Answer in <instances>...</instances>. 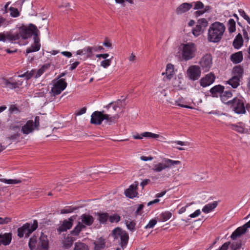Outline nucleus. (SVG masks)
<instances>
[{"instance_id": "obj_1", "label": "nucleus", "mask_w": 250, "mask_h": 250, "mask_svg": "<svg viewBox=\"0 0 250 250\" xmlns=\"http://www.w3.org/2000/svg\"><path fill=\"white\" fill-rule=\"evenodd\" d=\"M226 30L225 25L219 21L212 23L208 32V41L210 42L218 43L222 40Z\"/></svg>"}, {"instance_id": "obj_2", "label": "nucleus", "mask_w": 250, "mask_h": 250, "mask_svg": "<svg viewBox=\"0 0 250 250\" xmlns=\"http://www.w3.org/2000/svg\"><path fill=\"white\" fill-rule=\"evenodd\" d=\"M122 101L121 100H118L115 102H111L105 106L107 110L108 115L109 119L111 118V124L112 123H115V121L119 118V115L118 114L119 111L121 109L122 106Z\"/></svg>"}, {"instance_id": "obj_3", "label": "nucleus", "mask_w": 250, "mask_h": 250, "mask_svg": "<svg viewBox=\"0 0 250 250\" xmlns=\"http://www.w3.org/2000/svg\"><path fill=\"white\" fill-rule=\"evenodd\" d=\"M112 236L114 239L120 238L119 245L123 250L126 247L128 242L129 235L126 231L117 227L112 230Z\"/></svg>"}, {"instance_id": "obj_4", "label": "nucleus", "mask_w": 250, "mask_h": 250, "mask_svg": "<svg viewBox=\"0 0 250 250\" xmlns=\"http://www.w3.org/2000/svg\"><path fill=\"white\" fill-rule=\"evenodd\" d=\"M182 57L184 60L188 61L195 57L197 49L194 43L188 42L182 44Z\"/></svg>"}, {"instance_id": "obj_5", "label": "nucleus", "mask_w": 250, "mask_h": 250, "mask_svg": "<svg viewBox=\"0 0 250 250\" xmlns=\"http://www.w3.org/2000/svg\"><path fill=\"white\" fill-rule=\"evenodd\" d=\"M37 227L38 221L36 220H34L33 223H26L18 229V236L21 238L25 235V237H27L37 229Z\"/></svg>"}, {"instance_id": "obj_6", "label": "nucleus", "mask_w": 250, "mask_h": 250, "mask_svg": "<svg viewBox=\"0 0 250 250\" xmlns=\"http://www.w3.org/2000/svg\"><path fill=\"white\" fill-rule=\"evenodd\" d=\"M229 106L235 113L241 114L246 113L244 100L242 97H235L231 100Z\"/></svg>"}, {"instance_id": "obj_7", "label": "nucleus", "mask_w": 250, "mask_h": 250, "mask_svg": "<svg viewBox=\"0 0 250 250\" xmlns=\"http://www.w3.org/2000/svg\"><path fill=\"white\" fill-rule=\"evenodd\" d=\"M104 111H96L94 112L91 116L90 123L91 124L100 125L104 120H105V123L108 125H111V118L109 119L108 115L104 114Z\"/></svg>"}, {"instance_id": "obj_8", "label": "nucleus", "mask_w": 250, "mask_h": 250, "mask_svg": "<svg viewBox=\"0 0 250 250\" xmlns=\"http://www.w3.org/2000/svg\"><path fill=\"white\" fill-rule=\"evenodd\" d=\"M40 126V117L36 116L34 121L28 120L22 126L21 131L24 135H28L32 133L35 129L38 130Z\"/></svg>"}, {"instance_id": "obj_9", "label": "nucleus", "mask_w": 250, "mask_h": 250, "mask_svg": "<svg viewBox=\"0 0 250 250\" xmlns=\"http://www.w3.org/2000/svg\"><path fill=\"white\" fill-rule=\"evenodd\" d=\"M19 31L20 37L23 39H28L31 35H34V37L39 36L40 33L37 27L33 24H30L28 27H21Z\"/></svg>"}, {"instance_id": "obj_10", "label": "nucleus", "mask_w": 250, "mask_h": 250, "mask_svg": "<svg viewBox=\"0 0 250 250\" xmlns=\"http://www.w3.org/2000/svg\"><path fill=\"white\" fill-rule=\"evenodd\" d=\"M181 162L180 161H175L169 159H165L163 163H159L155 165L152 170L156 172H161L166 168H171L175 165H180Z\"/></svg>"}, {"instance_id": "obj_11", "label": "nucleus", "mask_w": 250, "mask_h": 250, "mask_svg": "<svg viewBox=\"0 0 250 250\" xmlns=\"http://www.w3.org/2000/svg\"><path fill=\"white\" fill-rule=\"evenodd\" d=\"M199 64L205 72H207L210 69L212 64V58L210 54H206L201 59Z\"/></svg>"}, {"instance_id": "obj_12", "label": "nucleus", "mask_w": 250, "mask_h": 250, "mask_svg": "<svg viewBox=\"0 0 250 250\" xmlns=\"http://www.w3.org/2000/svg\"><path fill=\"white\" fill-rule=\"evenodd\" d=\"M52 87L50 92L51 95L55 96L60 94L62 91V79L59 78L55 79L52 81Z\"/></svg>"}, {"instance_id": "obj_13", "label": "nucleus", "mask_w": 250, "mask_h": 250, "mask_svg": "<svg viewBox=\"0 0 250 250\" xmlns=\"http://www.w3.org/2000/svg\"><path fill=\"white\" fill-rule=\"evenodd\" d=\"M200 66L198 65H191L187 70V75L190 80L195 81L198 80L201 76Z\"/></svg>"}, {"instance_id": "obj_14", "label": "nucleus", "mask_w": 250, "mask_h": 250, "mask_svg": "<svg viewBox=\"0 0 250 250\" xmlns=\"http://www.w3.org/2000/svg\"><path fill=\"white\" fill-rule=\"evenodd\" d=\"M76 55L80 56V59L85 61L88 59H92L93 55L89 48V46H86L83 49L77 50L76 52Z\"/></svg>"}, {"instance_id": "obj_15", "label": "nucleus", "mask_w": 250, "mask_h": 250, "mask_svg": "<svg viewBox=\"0 0 250 250\" xmlns=\"http://www.w3.org/2000/svg\"><path fill=\"white\" fill-rule=\"evenodd\" d=\"M48 243L47 235L42 233L38 242L36 250H48Z\"/></svg>"}, {"instance_id": "obj_16", "label": "nucleus", "mask_w": 250, "mask_h": 250, "mask_svg": "<svg viewBox=\"0 0 250 250\" xmlns=\"http://www.w3.org/2000/svg\"><path fill=\"white\" fill-rule=\"evenodd\" d=\"M215 79L214 75L212 73H210L200 80V84L203 87L209 86L214 82Z\"/></svg>"}, {"instance_id": "obj_17", "label": "nucleus", "mask_w": 250, "mask_h": 250, "mask_svg": "<svg viewBox=\"0 0 250 250\" xmlns=\"http://www.w3.org/2000/svg\"><path fill=\"white\" fill-rule=\"evenodd\" d=\"M34 43L32 44L29 47L27 48L26 50V53L27 54L37 52L39 51L41 47V44L40 43V39L38 36H35L34 38Z\"/></svg>"}, {"instance_id": "obj_18", "label": "nucleus", "mask_w": 250, "mask_h": 250, "mask_svg": "<svg viewBox=\"0 0 250 250\" xmlns=\"http://www.w3.org/2000/svg\"><path fill=\"white\" fill-rule=\"evenodd\" d=\"M138 183L135 185L133 184L125 191V194L126 197L129 198H133L138 194L137 192V187Z\"/></svg>"}, {"instance_id": "obj_19", "label": "nucleus", "mask_w": 250, "mask_h": 250, "mask_svg": "<svg viewBox=\"0 0 250 250\" xmlns=\"http://www.w3.org/2000/svg\"><path fill=\"white\" fill-rule=\"evenodd\" d=\"M192 7V3L185 2L180 5L176 9L177 15H181L188 11Z\"/></svg>"}, {"instance_id": "obj_20", "label": "nucleus", "mask_w": 250, "mask_h": 250, "mask_svg": "<svg viewBox=\"0 0 250 250\" xmlns=\"http://www.w3.org/2000/svg\"><path fill=\"white\" fill-rule=\"evenodd\" d=\"M11 240L12 234L11 233L0 234V246L1 245H8L11 243Z\"/></svg>"}, {"instance_id": "obj_21", "label": "nucleus", "mask_w": 250, "mask_h": 250, "mask_svg": "<svg viewBox=\"0 0 250 250\" xmlns=\"http://www.w3.org/2000/svg\"><path fill=\"white\" fill-rule=\"evenodd\" d=\"M232 96V94L230 91H223L220 96L221 101L228 105L231 102V100H229V99L231 98Z\"/></svg>"}, {"instance_id": "obj_22", "label": "nucleus", "mask_w": 250, "mask_h": 250, "mask_svg": "<svg viewBox=\"0 0 250 250\" xmlns=\"http://www.w3.org/2000/svg\"><path fill=\"white\" fill-rule=\"evenodd\" d=\"M224 90V86L221 85H217L213 86L210 89V92L214 97H217L218 95L221 94Z\"/></svg>"}, {"instance_id": "obj_23", "label": "nucleus", "mask_w": 250, "mask_h": 250, "mask_svg": "<svg viewBox=\"0 0 250 250\" xmlns=\"http://www.w3.org/2000/svg\"><path fill=\"white\" fill-rule=\"evenodd\" d=\"M0 85L4 87H8L11 89L15 88L17 87V84L15 83H11L8 80L4 78H0Z\"/></svg>"}, {"instance_id": "obj_24", "label": "nucleus", "mask_w": 250, "mask_h": 250, "mask_svg": "<svg viewBox=\"0 0 250 250\" xmlns=\"http://www.w3.org/2000/svg\"><path fill=\"white\" fill-rule=\"evenodd\" d=\"M243 68L241 65H237L233 68L232 71V76H236L238 78L241 79L243 78Z\"/></svg>"}, {"instance_id": "obj_25", "label": "nucleus", "mask_w": 250, "mask_h": 250, "mask_svg": "<svg viewBox=\"0 0 250 250\" xmlns=\"http://www.w3.org/2000/svg\"><path fill=\"white\" fill-rule=\"evenodd\" d=\"M246 232L245 229L242 226L238 227L233 231L230 236L232 240H235L238 237H240L242 235L245 234Z\"/></svg>"}, {"instance_id": "obj_26", "label": "nucleus", "mask_w": 250, "mask_h": 250, "mask_svg": "<svg viewBox=\"0 0 250 250\" xmlns=\"http://www.w3.org/2000/svg\"><path fill=\"white\" fill-rule=\"evenodd\" d=\"M81 220L82 224L87 226L91 225L94 222L93 216L86 214H83L81 216Z\"/></svg>"}, {"instance_id": "obj_27", "label": "nucleus", "mask_w": 250, "mask_h": 250, "mask_svg": "<svg viewBox=\"0 0 250 250\" xmlns=\"http://www.w3.org/2000/svg\"><path fill=\"white\" fill-rule=\"evenodd\" d=\"M229 126L230 128L240 133H246L248 130L245 128L244 126L241 125V123H239L238 124H230Z\"/></svg>"}, {"instance_id": "obj_28", "label": "nucleus", "mask_w": 250, "mask_h": 250, "mask_svg": "<svg viewBox=\"0 0 250 250\" xmlns=\"http://www.w3.org/2000/svg\"><path fill=\"white\" fill-rule=\"evenodd\" d=\"M243 54L241 51L232 54L230 56V60L234 63H238L243 60Z\"/></svg>"}, {"instance_id": "obj_29", "label": "nucleus", "mask_w": 250, "mask_h": 250, "mask_svg": "<svg viewBox=\"0 0 250 250\" xmlns=\"http://www.w3.org/2000/svg\"><path fill=\"white\" fill-rule=\"evenodd\" d=\"M243 40L241 34L239 33L233 42V45L236 49L240 48L243 45Z\"/></svg>"}, {"instance_id": "obj_30", "label": "nucleus", "mask_w": 250, "mask_h": 250, "mask_svg": "<svg viewBox=\"0 0 250 250\" xmlns=\"http://www.w3.org/2000/svg\"><path fill=\"white\" fill-rule=\"evenodd\" d=\"M217 205L218 203L216 201L208 204L202 208V211L205 213H208L214 209L217 206Z\"/></svg>"}, {"instance_id": "obj_31", "label": "nucleus", "mask_w": 250, "mask_h": 250, "mask_svg": "<svg viewBox=\"0 0 250 250\" xmlns=\"http://www.w3.org/2000/svg\"><path fill=\"white\" fill-rule=\"evenodd\" d=\"M240 79L238 78L236 76H233L229 80L227 83L230 85L233 88H237L240 84Z\"/></svg>"}, {"instance_id": "obj_32", "label": "nucleus", "mask_w": 250, "mask_h": 250, "mask_svg": "<svg viewBox=\"0 0 250 250\" xmlns=\"http://www.w3.org/2000/svg\"><path fill=\"white\" fill-rule=\"evenodd\" d=\"M85 228V226L81 222H79L74 229L71 231V234L74 236H78L80 232Z\"/></svg>"}, {"instance_id": "obj_33", "label": "nucleus", "mask_w": 250, "mask_h": 250, "mask_svg": "<svg viewBox=\"0 0 250 250\" xmlns=\"http://www.w3.org/2000/svg\"><path fill=\"white\" fill-rule=\"evenodd\" d=\"M94 245L96 250H101L105 247V240L100 237L97 241L94 242Z\"/></svg>"}, {"instance_id": "obj_34", "label": "nucleus", "mask_w": 250, "mask_h": 250, "mask_svg": "<svg viewBox=\"0 0 250 250\" xmlns=\"http://www.w3.org/2000/svg\"><path fill=\"white\" fill-rule=\"evenodd\" d=\"M75 219V216H72L68 220H63V231L69 229L73 225V222Z\"/></svg>"}, {"instance_id": "obj_35", "label": "nucleus", "mask_w": 250, "mask_h": 250, "mask_svg": "<svg viewBox=\"0 0 250 250\" xmlns=\"http://www.w3.org/2000/svg\"><path fill=\"white\" fill-rule=\"evenodd\" d=\"M96 215L98 216L97 220L99 221L100 224H105L109 217L108 214L106 212H98L96 213Z\"/></svg>"}, {"instance_id": "obj_36", "label": "nucleus", "mask_w": 250, "mask_h": 250, "mask_svg": "<svg viewBox=\"0 0 250 250\" xmlns=\"http://www.w3.org/2000/svg\"><path fill=\"white\" fill-rule=\"evenodd\" d=\"M7 41H9L12 43H16V41L19 40L20 39V35L18 33L11 34H6Z\"/></svg>"}, {"instance_id": "obj_37", "label": "nucleus", "mask_w": 250, "mask_h": 250, "mask_svg": "<svg viewBox=\"0 0 250 250\" xmlns=\"http://www.w3.org/2000/svg\"><path fill=\"white\" fill-rule=\"evenodd\" d=\"M75 240L76 239L72 236H68L63 241V247L65 249H69L72 246Z\"/></svg>"}, {"instance_id": "obj_38", "label": "nucleus", "mask_w": 250, "mask_h": 250, "mask_svg": "<svg viewBox=\"0 0 250 250\" xmlns=\"http://www.w3.org/2000/svg\"><path fill=\"white\" fill-rule=\"evenodd\" d=\"M125 224L127 229L131 232H133L135 230L136 223L134 221L130 219L125 220Z\"/></svg>"}, {"instance_id": "obj_39", "label": "nucleus", "mask_w": 250, "mask_h": 250, "mask_svg": "<svg viewBox=\"0 0 250 250\" xmlns=\"http://www.w3.org/2000/svg\"><path fill=\"white\" fill-rule=\"evenodd\" d=\"M174 72V66L171 63H168L167 65L166 74L168 79H170L173 75Z\"/></svg>"}, {"instance_id": "obj_40", "label": "nucleus", "mask_w": 250, "mask_h": 250, "mask_svg": "<svg viewBox=\"0 0 250 250\" xmlns=\"http://www.w3.org/2000/svg\"><path fill=\"white\" fill-rule=\"evenodd\" d=\"M38 244L37 237L36 236H33L30 238L28 243V246L31 250H36Z\"/></svg>"}, {"instance_id": "obj_41", "label": "nucleus", "mask_w": 250, "mask_h": 250, "mask_svg": "<svg viewBox=\"0 0 250 250\" xmlns=\"http://www.w3.org/2000/svg\"><path fill=\"white\" fill-rule=\"evenodd\" d=\"M49 68L48 65H44L38 69L37 71L35 70V78L37 79L41 76Z\"/></svg>"}, {"instance_id": "obj_42", "label": "nucleus", "mask_w": 250, "mask_h": 250, "mask_svg": "<svg viewBox=\"0 0 250 250\" xmlns=\"http://www.w3.org/2000/svg\"><path fill=\"white\" fill-rule=\"evenodd\" d=\"M236 23L232 19H230L228 22V30L229 33H233L236 30Z\"/></svg>"}, {"instance_id": "obj_43", "label": "nucleus", "mask_w": 250, "mask_h": 250, "mask_svg": "<svg viewBox=\"0 0 250 250\" xmlns=\"http://www.w3.org/2000/svg\"><path fill=\"white\" fill-rule=\"evenodd\" d=\"M74 250H89V248L86 244L78 242L75 244Z\"/></svg>"}, {"instance_id": "obj_44", "label": "nucleus", "mask_w": 250, "mask_h": 250, "mask_svg": "<svg viewBox=\"0 0 250 250\" xmlns=\"http://www.w3.org/2000/svg\"><path fill=\"white\" fill-rule=\"evenodd\" d=\"M0 182L9 185H15L21 183V181L20 180L6 179L5 178L0 179Z\"/></svg>"}, {"instance_id": "obj_45", "label": "nucleus", "mask_w": 250, "mask_h": 250, "mask_svg": "<svg viewBox=\"0 0 250 250\" xmlns=\"http://www.w3.org/2000/svg\"><path fill=\"white\" fill-rule=\"evenodd\" d=\"M197 24L205 30L206 28L208 26V22L206 19L201 18L198 20Z\"/></svg>"}, {"instance_id": "obj_46", "label": "nucleus", "mask_w": 250, "mask_h": 250, "mask_svg": "<svg viewBox=\"0 0 250 250\" xmlns=\"http://www.w3.org/2000/svg\"><path fill=\"white\" fill-rule=\"evenodd\" d=\"M35 70L33 69L30 72L27 71L26 73H24L23 74L19 75V77L22 78L24 77L26 80H28L31 78L33 76L35 77Z\"/></svg>"}, {"instance_id": "obj_47", "label": "nucleus", "mask_w": 250, "mask_h": 250, "mask_svg": "<svg viewBox=\"0 0 250 250\" xmlns=\"http://www.w3.org/2000/svg\"><path fill=\"white\" fill-rule=\"evenodd\" d=\"M204 30L197 24L195 28L192 29V33L194 36L195 37H198L202 33L204 32Z\"/></svg>"}, {"instance_id": "obj_48", "label": "nucleus", "mask_w": 250, "mask_h": 250, "mask_svg": "<svg viewBox=\"0 0 250 250\" xmlns=\"http://www.w3.org/2000/svg\"><path fill=\"white\" fill-rule=\"evenodd\" d=\"M141 136L144 137L157 139L159 137V135L149 132H145L141 133Z\"/></svg>"}, {"instance_id": "obj_49", "label": "nucleus", "mask_w": 250, "mask_h": 250, "mask_svg": "<svg viewBox=\"0 0 250 250\" xmlns=\"http://www.w3.org/2000/svg\"><path fill=\"white\" fill-rule=\"evenodd\" d=\"M172 216V213L169 211H166L163 212L161 215V220L163 221H166L169 219Z\"/></svg>"}, {"instance_id": "obj_50", "label": "nucleus", "mask_w": 250, "mask_h": 250, "mask_svg": "<svg viewBox=\"0 0 250 250\" xmlns=\"http://www.w3.org/2000/svg\"><path fill=\"white\" fill-rule=\"evenodd\" d=\"M109 220L110 223H118L120 221L121 217L117 214H114L109 216Z\"/></svg>"}, {"instance_id": "obj_51", "label": "nucleus", "mask_w": 250, "mask_h": 250, "mask_svg": "<svg viewBox=\"0 0 250 250\" xmlns=\"http://www.w3.org/2000/svg\"><path fill=\"white\" fill-rule=\"evenodd\" d=\"M19 123V122H17L11 124L9 126L10 129L12 131H14L15 133H20L21 129L20 125H18Z\"/></svg>"}, {"instance_id": "obj_52", "label": "nucleus", "mask_w": 250, "mask_h": 250, "mask_svg": "<svg viewBox=\"0 0 250 250\" xmlns=\"http://www.w3.org/2000/svg\"><path fill=\"white\" fill-rule=\"evenodd\" d=\"M112 58H113V57H112L111 58H110V59H105V60H104L102 61L101 62V65H100L102 67H104V68H107L111 64Z\"/></svg>"}, {"instance_id": "obj_53", "label": "nucleus", "mask_w": 250, "mask_h": 250, "mask_svg": "<svg viewBox=\"0 0 250 250\" xmlns=\"http://www.w3.org/2000/svg\"><path fill=\"white\" fill-rule=\"evenodd\" d=\"M10 11V15L13 17H17L19 16L20 13L17 8L10 7L9 8Z\"/></svg>"}, {"instance_id": "obj_54", "label": "nucleus", "mask_w": 250, "mask_h": 250, "mask_svg": "<svg viewBox=\"0 0 250 250\" xmlns=\"http://www.w3.org/2000/svg\"><path fill=\"white\" fill-rule=\"evenodd\" d=\"M157 221L156 219H152L150 220L148 224L145 227V229L153 228L154 226L157 224Z\"/></svg>"}, {"instance_id": "obj_55", "label": "nucleus", "mask_w": 250, "mask_h": 250, "mask_svg": "<svg viewBox=\"0 0 250 250\" xmlns=\"http://www.w3.org/2000/svg\"><path fill=\"white\" fill-rule=\"evenodd\" d=\"M194 10H199L202 9L204 8V5L202 2L201 1H197L194 2Z\"/></svg>"}, {"instance_id": "obj_56", "label": "nucleus", "mask_w": 250, "mask_h": 250, "mask_svg": "<svg viewBox=\"0 0 250 250\" xmlns=\"http://www.w3.org/2000/svg\"><path fill=\"white\" fill-rule=\"evenodd\" d=\"M241 247V242H233L230 248L232 250H237L239 249Z\"/></svg>"}, {"instance_id": "obj_57", "label": "nucleus", "mask_w": 250, "mask_h": 250, "mask_svg": "<svg viewBox=\"0 0 250 250\" xmlns=\"http://www.w3.org/2000/svg\"><path fill=\"white\" fill-rule=\"evenodd\" d=\"M76 209L77 208L72 207H65L63 208V214L72 212Z\"/></svg>"}, {"instance_id": "obj_58", "label": "nucleus", "mask_w": 250, "mask_h": 250, "mask_svg": "<svg viewBox=\"0 0 250 250\" xmlns=\"http://www.w3.org/2000/svg\"><path fill=\"white\" fill-rule=\"evenodd\" d=\"M11 218L9 217H0V224H6L11 222Z\"/></svg>"}, {"instance_id": "obj_59", "label": "nucleus", "mask_w": 250, "mask_h": 250, "mask_svg": "<svg viewBox=\"0 0 250 250\" xmlns=\"http://www.w3.org/2000/svg\"><path fill=\"white\" fill-rule=\"evenodd\" d=\"M86 109H87V108H86V107H83L82 109H81L80 110H79L75 112V114L76 116H80V115H83V114H84L86 112Z\"/></svg>"}, {"instance_id": "obj_60", "label": "nucleus", "mask_w": 250, "mask_h": 250, "mask_svg": "<svg viewBox=\"0 0 250 250\" xmlns=\"http://www.w3.org/2000/svg\"><path fill=\"white\" fill-rule=\"evenodd\" d=\"M181 103H182V102H181V100H178L176 101V104L179 106H181L182 107H185L186 108H189V109L193 108L192 107H191L189 105H184V104H182Z\"/></svg>"}, {"instance_id": "obj_61", "label": "nucleus", "mask_w": 250, "mask_h": 250, "mask_svg": "<svg viewBox=\"0 0 250 250\" xmlns=\"http://www.w3.org/2000/svg\"><path fill=\"white\" fill-rule=\"evenodd\" d=\"M173 143L176 144L177 145H180V146H189V143L188 142H183L181 141H173L172 142Z\"/></svg>"}, {"instance_id": "obj_62", "label": "nucleus", "mask_w": 250, "mask_h": 250, "mask_svg": "<svg viewBox=\"0 0 250 250\" xmlns=\"http://www.w3.org/2000/svg\"><path fill=\"white\" fill-rule=\"evenodd\" d=\"M80 64V62L79 61H76L71 64H70V66L69 69L71 71L74 70Z\"/></svg>"}, {"instance_id": "obj_63", "label": "nucleus", "mask_w": 250, "mask_h": 250, "mask_svg": "<svg viewBox=\"0 0 250 250\" xmlns=\"http://www.w3.org/2000/svg\"><path fill=\"white\" fill-rule=\"evenodd\" d=\"M109 54L108 53H104V54H97L96 55V57L98 58H103L104 60L107 59V58L109 57Z\"/></svg>"}, {"instance_id": "obj_64", "label": "nucleus", "mask_w": 250, "mask_h": 250, "mask_svg": "<svg viewBox=\"0 0 250 250\" xmlns=\"http://www.w3.org/2000/svg\"><path fill=\"white\" fill-rule=\"evenodd\" d=\"M229 244L230 242H226L218 250H227Z\"/></svg>"}]
</instances>
